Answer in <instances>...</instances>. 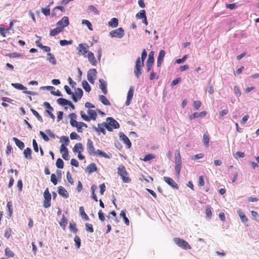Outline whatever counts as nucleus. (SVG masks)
<instances>
[{"mask_svg": "<svg viewBox=\"0 0 259 259\" xmlns=\"http://www.w3.org/2000/svg\"><path fill=\"white\" fill-rule=\"evenodd\" d=\"M69 116L71 118L70 120V124L73 127H76L77 128V131L78 133H82L83 130L81 128V126H84V127H87L88 125L86 123L83 122H78L75 119L76 118V115L74 113H70Z\"/></svg>", "mask_w": 259, "mask_h": 259, "instance_id": "nucleus-1", "label": "nucleus"}, {"mask_svg": "<svg viewBox=\"0 0 259 259\" xmlns=\"http://www.w3.org/2000/svg\"><path fill=\"white\" fill-rule=\"evenodd\" d=\"M105 122V127L109 132H112L113 129H118L120 127L119 123L113 117H107Z\"/></svg>", "mask_w": 259, "mask_h": 259, "instance_id": "nucleus-2", "label": "nucleus"}, {"mask_svg": "<svg viewBox=\"0 0 259 259\" xmlns=\"http://www.w3.org/2000/svg\"><path fill=\"white\" fill-rule=\"evenodd\" d=\"M87 112L89 116L87 115L83 111L80 112V116L84 120L89 121L91 120H95L96 119L98 115L94 110L89 109Z\"/></svg>", "mask_w": 259, "mask_h": 259, "instance_id": "nucleus-3", "label": "nucleus"}, {"mask_svg": "<svg viewBox=\"0 0 259 259\" xmlns=\"http://www.w3.org/2000/svg\"><path fill=\"white\" fill-rule=\"evenodd\" d=\"M175 169L177 176L180 175L182 167V158L179 150H177L175 152Z\"/></svg>", "mask_w": 259, "mask_h": 259, "instance_id": "nucleus-4", "label": "nucleus"}, {"mask_svg": "<svg viewBox=\"0 0 259 259\" xmlns=\"http://www.w3.org/2000/svg\"><path fill=\"white\" fill-rule=\"evenodd\" d=\"M117 173L118 175L121 177V178L124 183H128L131 181V179L129 177H126L128 173L123 165L121 164L118 167Z\"/></svg>", "mask_w": 259, "mask_h": 259, "instance_id": "nucleus-5", "label": "nucleus"}, {"mask_svg": "<svg viewBox=\"0 0 259 259\" xmlns=\"http://www.w3.org/2000/svg\"><path fill=\"white\" fill-rule=\"evenodd\" d=\"M109 35L112 38H121L124 35V31L121 27L113 30L109 32Z\"/></svg>", "mask_w": 259, "mask_h": 259, "instance_id": "nucleus-6", "label": "nucleus"}, {"mask_svg": "<svg viewBox=\"0 0 259 259\" xmlns=\"http://www.w3.org/2000/svg\"><path fill=\"white\" fill-rule=\"evenodd\" d=\"M44 204L43 206L45 208H48L51 206V194L49 192V189L47 188L44 193Z\"/></svg>", "mask_w": 259, "mask_h": 259, "instance_id": "nucleus-7", "label": "nucleus"}, {"mask_svg": "<svg viewBox=\"0 0 259 259\" xmlns=\"http://www.w3.org/2000/svg\"><path fill=\"white\" fill-rule=\"evenodd\" d=\"M174 241L178 246L184 249L187 250L191 248V246L187 241L180 238H175Z\"/></svg>", "mask_w": 259, "mask_h": 259, "instance_id": "nucleus-8", "label": "nucleus"}, {"mask_svg": "<svg viewBox=\"0 0 259 259\" xmlns=\"http://www.w3.org/2000/svg\"><path fill=\"white\" fill-rule=\"evenodd\" d=\"M89 46L87 44L82 43L79 44L78 45V47L76 48V50L78 51V54L79 55H83L84 57H86L87 56L85 54L89 52Z\"/></svg>", "mask_w": 259, "mask_h": 259, "instance_id": "nucleus-9", "label": "nucleus"}, {"mask_svg": "<svg viewBox=\"0 0 259 259\" xmlns=\"http://www.w3.org/2000/svg\"><path fill=\"white\" fill-rule=\"evenodd\" d=\"M144 66L140 63V58L138 57L136 61V65L134 68V73L136 77L139 78L142 74V68Z\"/></svg>", "mask_w": 259, "mask_h": 259, "instance_id": "nucleus-10", "label": "nucleus"}, {"mask_svg": "<svg viewBox=\"0 0 259 259\" xmlns=\"http://www.w3.org/2000/svg\"><path fill=\"white\" fill-rule=\"evenodd\" d=\"M97 73V70L95 68L90 69L88 71L87 78L91 83H94L95 80L96 78Z\"/></svg>", "mask_w": 259, "mask_h": 259, "instance_id": "nucleus-11", "label": "nucleus"}, {"mask_svg": "<svg viewBox=\"0 0 259 259\" xmlns=\"http://www.w3.org/2000/svg\"><path fill=\"white\" fill-rule=\"evenodd\" d=\"M87 150L90 155L92 156H96L97 154V150L93 145V143L91 139H88L87 142Z\"/></svg>", "mask_w": 259, "mask_h": 259, "instance_id": "nucleus-12", "label": "nucleus"}, {"mask_svg": "<svg viewBox=\"0 0 259 259\" xmlns=\"http://www.w3.org/2000/svg\"><path fill=\"white\" fill-rule=\"evenodd\" d=\"M105 124V122H103L102 123H98V127L94 125L93 126V129L94 131L96 132L98 135H100V133H102L103 135H105L106 133L105 129L104 128Z\"/></svg>", "mask_w": 259, "mask_h": 259, "instance_id": "nucleus-13", "label": "nucleus"}, {"mask_svg": "<svg viewBox=\"0 0 259 259\" xmlns=\"http://www.w3.org/2000/svg\"><path fill=\"white\" fill-rule=\"evenodd\" d=\"M69 24V18L67 16H64L61 20L57 23V26L61 28L62 30L64 27L67 26Z\"/></svg>", "mask_w": 259, "mask_h": 259, "instance_id": "nucleus-14", "label": "nucleus"}, {"mask_svg": "<svg viewBox=\"0 0 259 259\" xmlns=\"http://www.w3.org/2000/svg\"><path fill=\"white\" fill-rule=\"evenodd\" d=\"M163 180L173 189L176 190L179 189L178 185L172 179L167 177H164Z\"/></svg>", "mask_w": 259, "mask_h": 259, "instance_id": "nucleus-15", "label": "nucleus"}, {"mask_svg": "<svg viewBox=\"0 0 259 259\" xmlns=\"http://www.w3.org/2000/svg\"><path fill=\"white\" fill-rule=\"evenodd\" d=\"M119 136L120 140L126 145L127 148H130L132 146V143L128 137L122 132L119 133Z\"/></svg>", "mask_w": 259, "mask_h": 259, "instance_id": "nucleus-16", "label": "nucleus"}, {"mask_svg": "<svg viewBox=\"0 0 259 259\" xmlns=\"http://www.w3.org/2000/svg\"><path fill=\"white\" fill-rule=\"evenodd\" d=\"M83 92L82 89L80 88H77L75 92L76 96H75V94H72V99L73 101L76 102L78 100H80L83 96Z\"/></svg>", "mask_w": 259, "mask_h": 259, "instance_id": "nucleus-17", "label": "nucleus"}, {"mask_svg": "<svg viewBox=\"0 0 259 259\" xmlns=\"http://www.w3.org/2000/svg\"><path fill=\"white\" fill-rule=\"evenodd\" d=\"M134 87L131 86L127 93L125 105L128 106L131 104V101L133 99L134 92Z\"/></svg>", "mask_w": 259, "mask_h": 259, "instance_id": "nucleus-18", "label": "nucleus"}, {"mask_svg": "<svg viewBox=\"0 0 259 259\" xmlns=\"http://www.w3.org/2000/svg\"><path fill=\"white\" fill-rule=\"evenodd\" d=\"M165 55V52L164 51V50H162L160 51L158 56L157 60V66L158 67H161L162 63L163 61V59L164 58Z\"/></svg>", "mask_w": 259, "mask_h": 259, "instance_id": "nucleus-19", "label": "nucleus"}, {"mask_svg": "<svg viewBox=\"0 0 259 259\" xmlns=\"http://www.w3.org/2000/svg\"><path fill=\"white\" fill-rule=\"evenodd\" d=\"M100 84L99 87L100 89L102 90V92L106 95L107 94L108 91L107 89V84L106 81H105L103 79L100 78L99 80Z\"/></svg>", "mask_w": 259, "mask_h": 259, "instance_id": "nucleus-20", "label": "nucleus"}, {"mask_svg": "<svg viewBox=\"0 0 259 259\" xmlns=\"http://www.w3.org/2000/svg\"><path fill=\"white\" fill-rule=\"evenodd\" d=\"M58 192L59 194L65 198L69 197V194L66 190L62 186H59L58 188Z\"/></svg>", "mask_w": 259, "mask_h": 259, "instance_id": "nucleus-21", "label": "nucleus"}, {"mask_svg": "<svg viewBox=\"0 0 259 259\" xmlns=\"http://www.w3.org/2000/svg\"><path fill=\"white\" fill-rule=\"evenodd\" d=\"M206 114V111H202L201 112H194L189 116L190 120L194 119L198 117H204Z\"/></svg>", "mask_w": 259, "mask_h": 259, "instance_id": "nucleus-22", "label": "nucleus"}, {"mask_svg": "<svg viewBox=\"0 0 259 259\" xmlns=\"http://www.w3.org/2000/svg\"><path fill=\"white\" fill-rule=\"evenodd\" d=\"M47 60L53 66L57 64L56 59L54 55L51 53H47Z\"/></svg>", "mask_w": 259, "mask_h": 259, "instance_id": "nucleus-23", "label": "nucleus"}, {"mask_svg": "<svg viewBox=\"0 0 259 259\" xmlns=\"http://www.w3.org/2000/svg\"><path fill=\"white\" fill-rule=\"evenodd\" d=\"M87 57L90 63L93 66L97 64V60H96L94 54L92 52H89Z\"/></svg>", "mask_w": 259, "mask_h": 259, "instance_id": "nucleus-24", "label": "nucleus"}, {"mask_svg": "<svg viewBox=\"0 0 259 259\" xmlns=\"http://www.w3.org/2000/svg\"><path fill=\"white\" fill-rule=\"evenodd\" d=\"M83 150L82 144L81 143H76L73 148V151L74 153H81Z\"/></svg>", "mask_w": 259, "mask_h": 259, "instance_id": "nucleus-25", "label": "nucleus"}, {"mask_svg": "<svg viewBox=\"0 0 259 259\" xmlns=\"http://www.w3.org/2000/svg\"><path fill=\"white\" fill-rule=\"evenodd\" d=\"M13 141L15 143L16 146L20 149L23 150L25 147L24 143L19 140L18 138L16 137H14L12 139Z\"/></svg>", "mask_w": 259, "mask_h": 259, "instance_id": "nucleus-26", "label": "nucleus"}, {"mask_svg": "<svg viewBox=\"0 0 259 259\" xmlns=\"http://www.w3.org/2000/svg\"><path fill=\"white\" fill-rule=\"evenodd\" d=\"M86 169L89 174H91L96 171L97 170V167L95 163H92L87 166Z\"/></svg>", "mask_w": 259, "mask_h": 259, "instance_id": "nucleus-27", "label": "nucleus"}, {"mask_svg": "<svg viewBox=\"0 0 259 259\" xmlns=\"http://www.w3.org/2000/svg\"><path fill=\"white\" fill-rule=\"evenodd\" d=\"M237 212L238 215L239 216L240 218L241 219L242 222L244 223L248 221V219L243 211L239 209L237 211Z\"/></svg>", "mask_w": 259, "mask_h": 259, "instance_id": "nucleus-28", "label": "nucleus"}, {"mask_svg": "<svg viewBox=\"0 0 259 259\" xmlns=\"http://www.w3.org/2000/svg\"><path fill=\"white\" fill-rule=\"evenodd\" d=\"M31 153L32 150L29 147L26 148L23 152L24 157L29 160L32 159Z\"/></svg>", "mask_w": 259, "mask_h": 259, "instance_id": "nucleus-29", "label": "nucleus"}, {"mask_svg": "<svg viewBox=\"0 0 259 259\" xmlns=\"http://www.w3.org/2000/svg\"><path fill=\"white\" fill-rule=\"evenodd\" d=\"M118 25V20L116 18H112L108 22V25L111 27L115 28L117 27Z\"/></svg>", "mask_w": 259, "mask_h": 259, "instance_id": "nucleus-30", "label": "nucleus"}, {"mask_svg": "<svg viewBox=\"0 0 259 259\" xmlns=\"http://www.w3.org/2000/svg\"><path fill=\"white\" fill-rule=\"evenodd\" d=\"M87 12L88 13L93 12L94 14L97 15H98L99 14L98 10L93 5H90L88 7V9H87Z\"/></svg>", "mask_w": 259, "mask_h": 259, "instance_id": "nucleus-31", "label": "nucleus"}, {"mask_svg": "<svg viewBox=\"0 0 259 259\" xmlns=\"http://www.w3.org/2000/svg\"><path fill=\"white\" fill-rule=\"evenodd\" d=\"M57 102L60 105L64 106L68 105L69 103H70V101L64 98H60L57 99Z\"/></svg>", "mask_w": 259, "mask_h": 259, "instance_id": "nucleus-32", "label": "nucleus"}, {"mask_svg": "<svg viewBox=\"0 0 259 259\" xmlns=\"http://www.w3.org/2000/svg\"><path fill=\"white\" fill-rule=\"evenodd\" d=\"M99 100L105 105L110 106L111 104L104 95L99 96Z\"/></svg>", "mask_w": 259, "mask_h": 259, "instance_id": "nucleus-33", "label": "nucleus"}, {"mask_svg": "<svg viewBox=\"0 0 259 259\" xmlns=\"http://www.w3.org/2000/svg\"><path fill=\"white\" fill-rule=\"evenodd\" d=\"M96 156H99L105 158H111V156L107 154L106 152L102 151L101 150L98 149L97 150V154Z\"/></svg>", "mask_w": 259, "mask_h": 259, "instance_id": "nucleus-34", "label": "nucleus"}, {"mask_svg": "<svg viewBox=\"0 0 259 259\" xmlns=\"http://www.w3.org/2000/svg\"><path fill=\"white\" fill-rule=\"evenodd\" d=\"M62 31V30L61 28H59L58 26H57L55 28L52 29L50 31V35L51 36H54L60 33Z\"/></svg>", "mask_w": 259, "mask_h": 259, "instance_id": "nucleus-35", "label": "nucleus"}, {"mask_svg": "<svg viewBox=\"0 0 259 259\" xmlns=\"http://www.w3.org/2000/svg\"><path fill=\"white\" fill-rule=\"evenodd\" d=\"M203 142L205 147L209 146V136L208 133H205L203 136Z\"/></svg>", "mask_w": 259, "mask_h": 259, "instance_id": "nucleus-36", "label": "nucleus"}, {"mask_svg": "<svg viewBox=\"0 0 259 259\" xmlns=\"http://www.w3.org/2000/svg\"><path fill=\"white\" fill-rule=\"evenodd\" d=\"M79 212L83 219H84L86 221L89 220V218L85 212L84 207L83 206H80L79 207Z\"/></svg>", "mask_w": 259, "mask_h": 259, "instance_id": "nucleus-37", "label": "nucleus"}, {"mask_svg": "<svg viewBox=\"0 0 259 259\" xmlns=\"http://www.w3.org/2000/svg\"><path fill=\"white\" fill-rule=\"evenodd\" d=\"M12 86L14 88L19 90H26V87H24L23 84L19 83H11Z\"/></svg>", "mask_w": 259, "mask_h": 259, "instance_id": "nucleus-38", "label": "nucleus"}, {"mask_svg": "<svg viewBox=\"0 0 259 259\" xmlns=\"http://www.w3.org/2000/svg\"><path fill=\"white\" fill-rule=\"evenodd\" d=\"M30 110L39 121H40V122H42L44 121L42 117L39 114V113L36 110H35L33 108H31Z\"/></svg>", "mask_w": 259, "mask_h": 259, "instance_id": "nucleus-39", "label": "nucleus"}, {"mask_svg": "<svg viewBox=\"0 0 259 259\" xmlns=\"http://www.w3.org/2000/svg\"><path fill=\"white\" fill-rule=\"evenodd\" d=\"M82 86L83 89L87 92H90L91 89L90 84L88 83L87 81L84 80L82 81Z\"/></svg>", "mask_w": 259, "mask_h": 259, "instance_id": "nucleus-40", "label": "nucleus"}, {"mask_svg": "<svg viewBox=\"0 0 259 259\" xmlns=\"http://www.w3.org/2000/svg\"><path fill=\"white\" fill-rule=\"evenodd\" d=\"M69 229L71 232L73 233H76L78 231V229L76 228V225L75 223H70L69 224Z\"/></svg>", "mask_w": 259, "mask_h": 259, "instance_id": "nucleus-41", "label": "nucleus"}, {"mask_svg": "<svg viewBox=\"0 0 259 259\" xmlns=\"http://www.w3.org/2000/svg\"><path fill=\"white\" fill-rule=\"evenodd\" d=\"M120 215L121 217L123 218L124 223L128 226L130 224V221L128 218L126 217V213L124 210H122L120 213Z\"/></svg>", "mask_w": 259, "mask_h": 259, "instance_id": "nucleus-42", "label": "nucleus"}, {"mask_svg": "<svg viewBox=\"0 0 259 259\" xmlns=\"http://www.w3.org/2000/svg\"><path fill=\"white\" fill-rule=\"evenodd\" d=\"M146 16V11L144 10H140V12L138 13L136 15V18L138 19H143Z\"/></svg>", "mask_w": 259, "mask_h": 259, "instance_id": "nucleus-43", "label": "nucleus"}, {"mask_svg": "<svg viewBox=\"0 0 259 259\" xmlns=\"http://www.w3.org/2000/svg\"><path fill=\"white\" fill-rule=\"evenodd\" d=\"M154 52L151 51L150 52L149 55H148V58L147 61V63H153L154 62Z\"/></svg>", "mask_w": 259, "mask_h": 259, "instance_id": "nucleus-44", "label": "nucleus"}, {"mask_svg": "<svg viewBox=\"0 0 259 259\" xmlns=\"http://www.w3.org/2000/svg\"><path fill=\"white\" fill-rule=\"evenodd\" d=\"M73 43L72 40H67L65 39L60 40L59 44L61 46H65L66 45H71Z\"/></svg>", "mask_w": 259, "mask_h": 259, "instance_id": "nucleus-45", "label": "nucleus"}, {"mask_svg": "<svg viewBox=\"0 0 259 259\" xmlns=\"http://www.w3.org/2000/svg\"><path fill=\"white\" fill-rule=\"evenodd\" d=\"M56 165L57 168H63L64 167V161L61 158L57 159Z\"/></svg>", "mask_w": 259, "mask_h": 259, "instance_id": "nucleus-46", "label": "nucleus"}, {"mask_svg": "<svg viewBox=\"0 0 259 259\" xmlns=\"http://www.w3.org/2000/svg\"><path fill=\"white\" fill-rule=\"evenodd\" d=\"M81 23L82 24L86 25L90 30H93L92 25L90 21L83 19L82 20Z\"/></svg>", "mask_w": 259, "mask_h": 259, "instance_id": "nucleus-47", "label": "nucleus"}, {"mask_svg": "<svg viewBox=\"0 0 259 259\" xmlns=\"http://www.w3.org/2000/svg\"><path fill=\"white\" fill-rule=\"evenodd\" d=\"M205 213L207 218L210 219L212 217V212L211 208L209 206H207L205 207Z\"/></svg>", "mask_w": 259, "mask_h": 259, "instance_id": "nucleus-48", "label": "nucleus"}, {"mask_svg": "<svg viewBox=\"0 0 259 259\" xmlns=\"http://www.w3.org/2000/svg\"><path fill=\"white\" fill-rule=\"evenodd\" d=\"M74 241L75 243V246L77 248H79L80 247L81 241L80 238L76 235L74 238Z\"/></svg>", "mask_w": 259, "mask_h": 259, "instance_id": "nucleus-49", "label": "nucleus"}, {"mask_svg": "<svg viewBox=\"0 0 259 259\" xmlns=\"http://www.w3.org/2000/svg\"><path fill=\"white\" fill-rule=\"evenodd\" d=\"M7 207L8 208V210L9 211V216L10 217H11L13 213V208H12V203L11 202L9 201L7 204Z\"/></svg>", "mask_w": 259, "mask_h": 259, "instance_id": "nucleus-50", "label": "nucleus"}, {"mask_svg": "<svg viewBox=\"0 0 259 259\" xmlns=\"http://www.w3.org/2000/svg\"><path fill=\"white\" fill-rule=\"evenodd\" d=\"M147 52L145 49H144L143 51H142V53L141 54V61L140 60V63L142 65H144V62L147 57Z\"/></svg>", "mask_w": 259, "mask_h": 259, "instance_id": "nucleus-51", "label": "nucleus"}, {"mask_svg": "<svg viewBox=\"0 0 259 259\" xmlns=\"http://www.w3.org/2000/svg\"><path fill=\"white\" fill-rule=\"evenodd\" d=\"M41 11L42 13L46 16L50 15V5L48 6L47 7L45 8L41 9Z\"/></svg>", "mask_w": 259, "mask_h": 259, "instance_id": "nucleus-52", "label": "nucleus"}, {"mask_svg": "<svg viewBox=\"0 0 259 259\" xmlns=\"http://www.w3.org/2000/svg\"><path fill=\"white\" fill-rule=\"evenodd\" d=\"M7 56L10 58H15L21 57L22 56V54L17 52H13L9 53L7 55Z\"/></svg>", "mask_w": 259, "mask_h": 259, "instance_id": "nucleus-53", "label": "nucleus"}, {"mask_svg": "<svg viewBox=\"0 0 259 259\" xmlns=\"http://www.w3.org/2000/svg\"><path fill=\"white\" fill-rule=\"evenodd\" d=\"M68 221L66 219H65L64 215H63L62 218L60 222L59 223V224L60 226L63 227H65L66 226L67 224Z\"/></svg>", "mask_w": 259, "mask_h": 259, "instance_id": "nucleus-54", "label": "nucleus"}, {"mask_svg": "<svg viewBox=\"0 0 259 259\" xmlns=\"http://www.w3.org/2000/svg\"><path fill=\"white\" fill-rule=\"evenodd\" d=\"M154 158L155 156L154 155L152 154H148L144 156V158L143 159V160L144 161H147L151 159H153Z\"/></svg>", "mask_w": 259, "mask_h": 259, "instance_id": "nucleus-55", "label": "nucleus"}, {"mask_svg": "<svg viewBox=\"0 0 259 259\" xmlns=\"http://www.w3.org/2000/svg\"><path fill=\"white\" fill-rule=\"evenodd\" d=\"M85 230L87 231L93 233L94 232V229L93 225L91 224L86 223L85 224Z\"/></svg>", "mask_w": 259, "mask_h": 259, "instance_id": "nucleus-56", "label": "nucleus"}, {"mask_svg": "<svg viewBox=\"0 0 259 259\" xmlns=\"http://www.w3.org/2000/svg\"><path fill=\"white\" fill-rule=\"evenodd\" d=\"M5 254L8 257H13L14 256V253L12 251L10 248L7 247L5 249Z\"/></svg>", "mask_w": 259, "mask_h": 259, "instance_id": "nucleus-57", "label": "nucleus"}, {"mask_svg": "<svg viewBox=\"0 0 259 259\" xmlns=\"http://www.w3.org/2000/svg\"><path fill=\"white\" fill-rule=\"evenodd\" d=\"M234 93L237 97H239L241 96V92L240 91L239 87L238 86H234Z\"/></svg>", "mask_w": 259, "mask_h": 259, "instance_id": "nucleus-58", "label": "nucleus"}, {"mask_svg": "<svg viewBox=\"0 0 259 259\" xmlns=\"http://www.w3.org/2000/svg\"><path fill=\"white\" fill-rule=\"evenodd\" d=\"M159 75L157 74V73H155L154 72L152 71L151 72L149 79L152 80L154 79H158L159 78Z\"/></svg>", "mask_w": 259, "mask_h": 259, "instance_id": "nucleus-59", "label": "nucleus"}, {"mask_svg": "<svg viewBox=\"0 0 259 259\" xmlns=\"http://www.w3.org/2000/svg\"><path fill=\"white\" fill-rule=\"evenodd\" d=\"M51 181L54 185H56L57 184V177L54 174H52L51 176Z\"/></svg>", "mask_w": 259, "mask_h": 259, "instance_id": "nucleus-60", "label": "nucleus"}, {"mask_svg": "<svg viewBox=\"0 0 259 259\" xmlns=\"http://www.w3.org/2000/svg\"><path fill=\"white\" fill-rule=\"evenodd\" d=\"M206 91L207 92H208V93L209 94L212 95L214 93V89H213V86L211 84H210V83H208V87H207Z\"/></svg>", "mask_w": 259, "mask_h": 259, "instance_id": "nucleus-61", "label": "nucleus"}, {"mask_svg": "<svg viewBox=\"0 0 259 259\" xmlns=\"http://www.w3.org/2000/svg\"><path fill=\"white\" fill-rule=\"evenodd\" d=\"M70 137L71 140H77L80 139V137L75 132H72L70 135Z\"/></svg>", "mask_w": 259, "mask_h": 259, "instance_id": "nucleus-62", "label": "nucleus"}, {"mask_svg": "<svg viewBox=\"0 0 259 259\" xmlns=\"http://www.w3.org/2000/svg\"><path fill=\"white\" fill-rule=\"evenodd\" d=\"M61 141L64 142V145H68L69 142V139L68 137L63 136L60 138Z\"/></svg>", "mask_w": 259, "mask_h": 259, "instance_id": "nucleus-63", "label": "nucleus"}, {"mask_svg": "<svg viewBox=\"0 0 259 259\" xmlns=\"http://www.w3.org/2000/svg\"><path fill=\"white\" fill-rule=\"evenodd\" d=\"M201 103L199 101H195L193 103V106L195 110H198L201 106Z\"/></svg>", "mask_w": 259, "mask_h": 259, "instance_id": "nucleus-64", "label": "nucleus"}]
</instances>
